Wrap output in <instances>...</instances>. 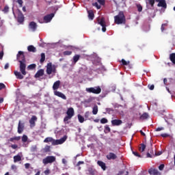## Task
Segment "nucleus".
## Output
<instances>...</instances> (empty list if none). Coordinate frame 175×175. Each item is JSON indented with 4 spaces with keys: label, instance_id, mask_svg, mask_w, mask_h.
Listing matches in <instances>:
<instances>
[{
    "label": "nucleus",
    "instance_id": "2eb2a0df",
    "mask_svg": "<svg viewBox=\"0 0 175 175\" xmlns=\"http://www.w3.org/2000/svg\"><path fill=\"white\" fill-rule=\"evenodd\" d=\"M148 173H149V174H151V175H161V173L159 172V171H158V170L154 169V168L149 169Z\"/></svg>",
    "mask_w": 175,
    "mask_h": 175
},
{
    "label": "nucleus",
    "instance_id": "c756f323",
    "mask_svg": "<svg viewBox=\"0 0 175 175\" xmlns=\"http://www.w3.org/2000/svg\"><path fill=\"white\" fill-rule=\"evenodd\" d=\"M53 137H48L44 139V143H53Z\"/></svg>",
    "mask_w": 175,
    "mask_h": 175
},
{
    "label": "nucleus",
    "instance_id": "ddd939ff",
    "mask_svg": "<svg viewBox=\"0 0 175 175\" xmlns=\"http://www.w3.org/2000/svg\"><path fill=\"white\" fill-rule=\"evenodd\" d=\"M54 95H55V96H58L59 98H62V99H64V100H66V96H65V94L61 92L54 91Z\"/></svg>",
    "mask_w": 175,
    "mask_h": 175
},
{
    "label": "nucleus",
    "instance_id": "13d9d810",
    "mask_svg": "<svg viewBox=\"0 0 175 175\" xmlns=\"http://www.w3.org/2000/svg\"><path fill=\"white\" fill-rule=\"evenodd\" d=\"M89 117H90V111H86L85 113V118H89Z\"/></svg>",
    "mask_w": 175,
    "mask_h": 175
},
{
    "label": "nucleus",
    "instance_id": "7ed1b4c3",
    "mask_svg": "<svg viewBox=\"0 0 175 175\" xmlns=\"http://www.w3.org/2000/svg\"><path fill=\"white\" fill-rule=\"evenodd\" d=\"M85 91L89 94H95L96 95L100 94L102 92V89L100 86H96L94 88H88L85 89Z\"/></svg>",
    "mask_w": 175,
    "mask_h": 175
},
{
    "label": "nucleus",
    "instance_id": "cd10ccee",
    "mask_svg": "<svg viewBox=\"0 0 175 175\" xmlns=\"http://www.w3.org/2000/svg\"><path fill=\"white\" fill-rule=\"evenodd\" d=\"M146 4L149 3L151 8H154V5H155V0H145Z\"/></svg>",
    "mask_w": 175,
    "mask_h": 175
},
{
    "label": "nucleus",
    "instance_id": "774afa93",
    "mask_svg": "<svg viewBox=\"0 0 175 175\" xmlns=\"http://www.w3.org/2000/svg\"><path fill=\"white\" fill-rule=\"evenodd\" d=\"M4 69H9V63L5 64Z\"/></svg>",
    "mask_w": 175,
    "mask_h": 175
},
{
    "label": "nucleus",
    "instance_id": "f03ea898",
    "mask_svg": "<svg viewBox=\"0 0 175 175\" xmlns=\"http://www.w3.org/2000/svg\"><path fill=\"white\" fill-rule=\"evenodd\" d=\"M114 23L118 25L126 23V18L123 11L119 12L118 14L114 16Z\"/></svg>",
    "mask_w": 175,
    "mask_h": 175
},
{
    "label": "nucleus",
    "instance_id": "c85d7f7f",
    "mask_svg": "<svg viewBox=\"0 0 175 175\" xmlns=\"http://www.w3.org/2000/svg\"><path fill=\"white\" fill-rule=\"evenodd\" d=\"M92 113L94 116H96L98 114V105H94L92 108Z\"/></svg>",
    "mask_w": 175,
    "mask_h": 175
},
{
    "label": "nucleus",
    "instance_id": "aec40b11",
    "mask_svg": "<svg viewBox=\"0 0 175 175\" xmlns=\"http://www.w3.org/2000/svg\"><path fill=\"white\" fill-rule=\"evenodd\" d=\"M61 85V81L58 80L56 81L53 85V91H57L58 88H59V86Z\"/></svg>",
    "mask_w": 175,
    "mask_h": 175
},
{
    "label": "nucleus",
    "instance_id": "72a5a7b5",
    "mask_svg": "<svg viewBox=\"0 0 175 175\" xmlns=\"http://www.w3.org/2000/svg\"><path fill=\"white\" fill-rule=\"evenodd\" d=\"M46 59V55L44 53H41V58L40 59V64H43Z\"/></svg>",
    "mask_w": 175,
    "mask_h": 175
},
{
    "label": "nucleus",
    "instance_id": "473e14b6",
    "mask_svg": "<svg viewBox=\"0 0 175 175\" xmlns=\"http://www.w3.org/2000/svg\"><path fill=\"white\" fill-rule=\"evenodd\" d=\"M36 68V65L35 64H30L27 66L28 70H33Z\"/></svg>",
    "mask_w": 175,
    "mask_h": 175
},
{
    "label": "nucleus",
    "instance_id": "bf43d9fd",
    "mask_svg": "<svg viewBox=\"0 0 175 175\" xmlns=\"http://www.w3.org/2000/svg\"><path fill=\"white\" fill-rule=\"evenodd\" d=\"M164 128L163 127H159L157 129H156V132H159L161 131H163Z\"/></svg>",
    "mask_w": 175,
    "mask_h": 175
},
{
    "label": "nucleus",
    "instance_id": "5fc2aeb1",
    "mask_svg": "<svg viewBox=\"0 0 175 175\" xmlns=\"http://www.w3.org/2000/svg\"><path fill=\"white\" fill-rule=\"evenodd\" d=\"M165 168V164H161L159 166L160 170H163Z\"/></svg>",
    "mask_w": 175,
    "mask_h": 175
},
{
    "label": "nucleus",
    "instance_id": "a878e982",
    "mask_svg": "<svg viewBox=\"0 0 175 175\" xmlns=\"http://www.w3.org/2000/svg\"><path fill=\"white\" fill-rule=\"evenodd\" d=\"M88 17L90 20H94V18L95 17V14H94V11L92 10L88 11Z\"/></svg>",
    "mask_w": 175,
    "mask_h": 175
},
{
    "label": "nucleus",
    "instance_id": "20e7f679",
    "mask_svg": "<svg viewBox=\"0 0 175 175\" xmlns=\"http://www.w3.org/2000/svg\"><path fill=\"white\" fill-rule=\"evenodd\" d=\"M67 116L64 118V122H68L69 120L75 116V109H73L72 107H70L68 109L67 112H66Z\"/></svg>",
    "mask_w": 175,
    "mask_h": 175
},
{
    "label": "nucleus",
    "instance_id": "c9c22d12",
    "mask_svg": "<svg viewBox=\"0 0 175 175\" xmlns=\"http://www.w3.org/2000/svg\"><path fill=\"white\" fill-rule=\"evenodd\" d=\"M88 174H90V175L95 174V171L92 167L88 168Z\"/></svg>",
    "mask_w": 175,
    "mask_h": 175
},
{
    "label": "nucleus",
    "instance_id": "bb28decb",
    "mask_svg": "<svg viewBox=\"0 0 175 175\" xmlns=\"http://www.w3.org/2000/svg\"><path fill=\"white\" fill-rule=\"evenodd\" d=\"M170 59L171 62H172V64H174V65H175V53H171L170 55Z\"/></svg>",
    "mask_w": 175,
    "mask_h": 175
},
{
    "label": "nucleus",
    "instance_id": "a18cd8bd",
    "mask_svg": "<svg viewBox=\"0 0 175 175\" xmlns=\"http://www.w3.org/2000/svg\"><path fill=\"white\" fill-rule=\"evenodd\" d=\"M72 55V51H65L64 52V55Z\"/></svg>",
    "mask_w": 175,
    "mask_h": 175
},
{
    "label": "nucleus",
    "instance_id": "423d86ee",
    "mask_svg": "<svg viewBox=\"0 0 175 175\" xmlns=\"http://www.w3.org/2000/svg\"><path fill=\"white\" fill-rule=\"evenodd\" d=\"M55 157L54 156H47L42 159V163L44 165H48V163H53L55 162Z\"/></svg>",
    "mask_w": 175,
    "mask_h": 175
},
{
    "label": "nucleus",
    "instance_id": "de8ad7c7",
    "mask_svg": "<svg viewBox=\"0 0 175 175\" xmlns=\"http://www.w3.org/2000/svg\"><path fill=\"white\" fill-rule=\"evenodd\" d=\"M16 2L18 3L20 8H23V0H16Z\"/></svg>",
    "mask_w": 175,
    "mask_h": 175
},
{
    "label": "nucleus",
    "instance_id": "393cba45",
    "mask_svg": "<svg viewBox=\"0 0 175 175\" xmlns=\"http://www.w3.org/2000/svg\"><path fill=\"white\" fill-rule=\"evenodd\" d=\"M27 50H28V51H30L31 53H36V48L35 46H33V45H29L27 47Z\"/></svg>",
    "mask_w": 175,
    "mask_h": 175
},
{
    "label": "nucleus",
    "instance_id": "dca6fc26",
    "mask_svg": "<svg viewBox=\"0 0 175 175\" xmlns=\"http://www.w3.org/2000/svg\"><path fill=\"white\" fill-rule=\"evenodd\" d=\"M24 131V123H21V120H19L18 125V133H23Z\"/></svg>",
    "mask_w": 175,
    "mask_h": 175
},
{
    "label": "nucleus",
    "instance_id": "58836bf2",
    "mask_svg": "<svg viewBox=\"0 0 175 175\" xmlns=\"http://www.w3.org/2000/svg\"><path fill=\"white\" fill-rule=\"evenodd\" d=\"M51 147L49 145H46L44 148V151L45 152H50L51 150H50Z\"/></svg>",
    "mask_w": 175,
    "mask_h": 175
},
{
    "label": "nucleus",
    "instance_id": "f704fd0d",
    "mask_svg": "<svg viewBox=\"0 0 175 175\" xmlns=\"http://www.w3.org/2000/svg\"><path fill=\"white\" fill-rule=\"evenodd\" d=\"M145 150H146V144H141V147L139 148V151H141V152H144Z\"/></svg>",
    "mask_w": 175,
    "mask_h": 175
},
{
    "label": "nucleus",
    "instance_id": "ea45409f",
    "mask_svg": "<svg viewBox=\"0 0 175 175\" xmlns=\"http://www.w3.org/2000/svg\"><path fill=\"white\" fill-rule=\"evenodd\" d=\"M122 65H124V66H127L128 64H129V61L126 62L125 59H122L121 60Z\"/></svg>",
    "mask_w": 175,
    "mask_h": 175
},
{
    "label": "nucleus",
    "instance_id": "9d476101",
    "mask_svg": "<svg viewBox=\"0 0 175 175\" xmlns=\"http://www.w3.org/2000/svg\"><path fill=\"white\" fill-rule=\"evenodd\" d=\"M36 121H38V117H36V116H32L31 119L29 120L31 128H33V126L36 125V124L35 123L36 122Z\"/></svg>",
    "mask_w": 175,
    "mask_h": 175
},
{
    "label": "nucleus",
    "instance_id": "49530a36",
    "mask_svg": "<svg viewBox=\"0 0 175 175\" xmlns=\"http://www.w3.org/2000/svg\"><path fill=\"white\" fill-rule=\"evenodd\" d=\"M10 147H11V148H12L13 150L18 148V146L17 144H12Z\"/></svg>",
    "mask_w": 175,
    "mask_h": 175
},
{
    "label": "nucleus",
    "instance_id": "4d7b16f0",
    "mask_svg": "<svg viewBox=\"0 0 175 175\" xmlns=\"http://www.w3.org/2000/svg\"><path fill=\"white\" fill-rule=\"evenodd\" d=\"M148 152L149 154H154V150H152V148H150L148 150Z\"/></svg>",
    "mask_w": 175,
    "mask_h": 175
},
{
    "label": "nucleus",
    "instance_id": "1a4fd4ad",
    "mask_svg": "<svg viewBox=\"0 0 175 175\" xmlns=\"http://www.w3.org/2000/svg\"><path fill=\"white\" fill-rule=\"evenodd\" d=\"M105 4H106V0H97V2L92 3V6H94L95 8H96V9L99 10L101 8L100 5L105 6Z\"/></svg>",
    "mask_w": 175,
    "mask_h": 175
},
{
    "label": "nucleus",
    "instance_id": "603ef678",
    "mask_svg": "<svg viewBox=\"0 0 175 175\" xmlns=\"http://www.w3.org/2000/svg\"><path fill=\"white\" fill-rule=\"evenodd\" d=\"M161 137H169L170 135L167 133L161 134Z\"/></svg>",
    "mask_w": 175,
    "mask_h": 175
},
{
    "label": "nucleus",
    "instance_id": "338daca9",
    "mask_svg": "<svg viewBox=\"0 0 175 175\" xmlns=\"http://www.w3.org/2000/svg\"><path fill=\"white\" fill-rule=\"evenodd\" d=\"M3 58V51L0 52V59H2Z\"/></svg>",
    "mask_w": 175,
    "mask_h": 175
},
{
    "label": "nucleus",
    "instance_id": "0e129e2a",
    "mask_svg": "<svg viewBox=\"0 0 175 175\" xmlns=\"http://www.w3.org/2000/svg\"><path fill=\"white\" fill-rule=\"evenodd\" d=\"M44 174L45 175H49L50 174V170H46L44 172Z\"/></svg>",
    "mask_w": 175,
    "mask_h": 175
},
{
    "label": "nucleus",
    "instance_id": "0eeeda50",
    "mask_svg": "<svg viewBox=\"0 0 175 175\" xmlns=\"http://www.w3.org/2000/svg\"><path fill=\"white\" fill-rule=\"evenodd\" d=\"M97 23L99 25L102 27L103 32H105L107 29H106V21H105V18L102 17L101 18H98Z\"/></svg>",
    "mask_w": 175,
    "mask_h": 175
},
{
    "label": "nucleus",
    "instance_id": "7c9ffc66",
    "mask_svg": "<svg viewBox=\"0 0 175 175\" xmlns=\"http://www.w3.org/2000/svg\"><path fill=\"white\" fill-rule=\"evenodd\" d=\"M149 116L147 113H144L141 116H140V120H147Z\"/></svg>",
    "mask_w": 175,
    "mask_h": 175
},
{
    "label": "nucleus",
    "instance_id": "9b49d317",
    "mask_svg": "<svg viewBox=\"0 0 175 175\" xmlns=\"http://www.w3.org/2000/svg\"><path fill=\"white\" fill-rule=\"evenodd\" d=\"M53 17H54V14L53 13H51V14H49L46 16H44V21L45 23H50L51 21V20H53Z\"/></svg>",
    "mask_w": 175,
    "mask_h": 175
},
{
    "label": "nucleus",
    "instance_id": "4c0bfd02",
    "mask_svg": "<svg viewBox=\"0 0 175 175\" xmlns=\"http://www.w3.org/2000/svg\"><path fill=\"white\" fill-rule=\"evenodd\" d=\"M78 120L79 122H81V124H83L84 122V117L81 116V115H78Z\"/></svg>",
    "mask_w": 175,
    "mask_h": 175
},
{
    "label": "nucleus",
    "instance_id": "6e6d98bb",
    "mask_svg": "<svg viewBox=\"0 0 175 175\" xmlns=\"http://www.w3.org/2000/svg\"><path fill=\"white\" fill-rule=\"evenodd\" d=\"M105 131H107V132H110L111 130L110 129V127L109 125H106L105 127Z\"/></svg>",
    "mask_w": 175,
    "mask_h": 175
},
{
    "label": "nucleus",
    "instance_id": "69168bd1",
    "mask_svg": "<svg viewBox=\"0 0 175 175\" xmlns=\"http://www.w3.org/2000/svg\"><path fill=\"white\" fill-rule=\"evenodd\" d=\"M81 165H84V161H79L77 163V166H80Z\"/></svg>",
    "mask_w": 175,
    "mask_h": 175
},
{
    "label": "nucleus",
    "instance_id": "3c124183",
    "mask_svg": "<svg viewBox=\"0 0 175 175\" xmlns=\"http://www.w3.org/2000/svg\"><path fill=\"white\" fill-rule=\"evenodd\" d=\"M129 69H133V64H131V62H129V64H127Z\"/></svg>",
    "mask_w": 175,
    "mask_h": 175
},
{
    "label": "nucleus",
    "instance_id": "b1692460",
    "mask_svg": "<svg viewBox=\"0 0 175 175\" xmlns=\"http://www.w3.org/2000/svg\"><path fill=\"white\" fill-rule=\"evenodd\" d=\"M80 55H75L73 56L72 57V63H74V64H76V63L79 61V59H80Z\"/></svg>",
    "mask_w": 175,
    "mask_h": 175
},
{
    "label": "nucleus",
    "instance_id": "412c9836",
    "mask_svg": "<svg viewBox=\"0 0 175 175\" xmlns=\"http://www.w3.org/2000/svg\"><path fill=\"white\" fill-rule=\"evenodd\" d=\"M107 159H108L109 161L113 159H117V155L113 152H109L107 155Z\"/></svg>",
    "mask_w": 175,
    "mask_h": 175
},
{
    "label": "nucleus",
    "instance_id": "680f3d73",
    "mask_svg": "<svg viewBox=\"0 0 175 175\" xmlns=\"http://www.w3.org/2000/svg\"><path fill=\"white\" fill-rule=\"evenodd\" d=\"M29 166H31V164H29V163H27L25 164V169H29Z\"/></svg>",
    "mask_w": 175,
    "mask_h": 175
},
{
    "label": "nucleus",
    "instance_id": "052dcab7",
    "mask_svg": "<svg viewBox=\"0 0 175 175\" xmlns=\"http://www.w3.org/2000/svg\"><path fill=\"white\" fill-rule=\"evenodd\" d=\"M6 86L3 83H0V91L1 90H3Z\"/></svg>",
    "mask_w": 175,
    "mask_h": 175
},
{
    "label": "nucleus",
    "instance_id": "39448f33",
    "mask_svg": "<svg viewBox=\"0 0 175 175\" xmlns=\"http://www.w3.org/2000/svg\"><path fill=\"white\" fill-rule=\"evenodd\" d=\"M57 69L55 65H53V63H48L46 65V75H51V73H56Z\"/></svg>",
    "mask_w": 175,
    "mask_h": 175
},
{
    "label": "nucleus",
    "instance_id": "864d4df0",
    "mask_svg": "<svg viewBox=\"0 0 175 175\" xmlns=\"http://www.w3.org/2000/svg\"><path fill=\"white\" fill-rule=\"evenodd\" d=\"M91 102H92V98H90L85 100V103H91Z\"/></svg>",
    "mask_w": 175,
    "mask_h": 175
},
{
    "label": "nucleus",
    "instance_id": "4be33fe9",
    "mask_svg": "<svg viewBox=\"0 0 175 175\" xmlns=\"http://www.w3.org/2000/svg\"><path fill=\"white\" fill-rule=\"evenodd\" d=\"M97 164L98 166H100V167H101V169H103V170H106V163H105L103 161H98Z\"/></svg>",
    "mask_w": 175,
    "mask_h": 175
},
{
    "label": "nucleus",
    "instance_id": "5701e85b",
    "mask_svg": "<svg viewBox=\"0 0 175 175\" xmlns=\"http://www.w3.org/2000/svg\"><path fill=\"white\" fill-rule=\"evenodd\" d=\"M21 137L18 136V137H11L8 139V142H11L12 143H15L16 142H18L19 140H21Z\"/></svg>",
    "mask_w": 175,
    "mask_h": 175
},
{
    "label": "nucleus",
    "instance_id": "e433bc0d",
    "mask_svg": "<svg viewBox=\"0 0 175 175\" xmlns=\"http://www.w3.org/2000/svg\"><path fill=\"white\" fill-rule=\"evenodd\" d=\"M22 142L23 143H27V142H28V136L23 135L22 137Z\"/></svg>",
    "mask_w": 175,
    "mask_h": 175
},
{
    "label": "nucleus",
    "instance_id": "79ce46f5",
    "mask_svg": "<svg viewBox=\"0 0 175 175\" xmlns=\"http://www.w3.org/2000/svg\"><path fill=\"white\" fill-rule=\"evenodd\" d=\"M107 122H108V120L105 118H103L100 120V124H107Z\"/></svg>",
    "mask_w": 175,
    "mask_h": 175
},
{
    "label": "nucleus",
    "instance_id": "f8f14e48",
    "mask_svg": "<svg viewBox=\"0 0 175 175\" xmlns=\"http://www.w3.org/2000/svg\"><path fill=\"white\" fill-rule=\"evenodd\" d=\"M29 29H31L33 32H35V31H36V28H38V25L34 21L30 22L29 24Z\"/></svg>",
    "mask_w": 175,
    "mask_h": 175
},
{
    "label": "nucleus",
    "instance_id": "4468645a",
    "mask_svg": "<svg viewBox=\"0 0 175 175\" xmlns=\"http://www.w3.org/2000/svg\"><path fill=\"white\" fill-rule=\"evenodd\" d=\"M111 124L113 126H119V125H121L122 124V120L115 119L111 120Z\"/></svg>",
    "mask_w": 175,
    "mask_h": 175
},
{
    "label": "nucleus",
    "instance_id": "2f4dec72",
    "mask_svg": "<svg viewBox=\"0 0 175 175\" xmlns=\"http://www.w3.org/2000/svg\"><path fill=\"white\" fill-rule=\"evenodd\" d=\"M21 161V156L16 155L14 157V162H20Z\"/></svg>",
    "mask_w": 175,
    "mask_h": 175
},
{
    "label": "nucleus",
    "instance_id": "09e8293b",
    "mask_svg": "<svg viewBox=\"0 0 175 175\" xmlns=\"http://www.w3.org/2000/svg\"><path fill=\"white\" fill-rule=\"evenodd\" d=\"M133 155H135V157H138L139 158H142V156L139 154V152H134L133 151Z\"/></svg>",
    "mask_w": 175,
    "mask_h": 175
},
{
    "label": "nucleus",
    "instance_id": "6e6552de",
    "mask_svg": "<svg viewBox=\"0 0 175 175\" xmlns=\"http://www.w3.org/2000/svg\"><path fill=\"white\" fill-rule=\"evenodd\" d=\"M66 142V136L63 137L60 139H53L52 146H58V144H63Z\"/></svg>",
    "mask_w": 175,
    "mask_h": 175
},
{
    "label": "nucleus",
    "instance_id": "a19ab883",
    "mask_svg": "<svg viewBox=\"0 0 175 175\" xmlns=\"http://www.w3.org/2000/svg\"><path fill=\"white\" fill-rule=\"evenodd\" d=\"M136 6L138 12H142L143 6H142L140 4H137Z\"/></svg>",
    "mask_w": 175,
    "mask_h": 175
},
{
    "label": "nucleus",
    "instance_id": "f3484780",
    "mask_svg": "<svg viewBox=\"0 0 175 175\" xmlns=\"http://www.w3.org/2000/svg\"><path fill=\"white\" fill-rule=\"evenodd\" d=\"M44 75V70L40 69L36 73L34 77L36 79H39V77H42Z\"/></svg>",
    "mask_w": 175,
    "mask_h": 175
},
{
    "label": "nucleus",
    "instance_id": "37998d69",
    "mask_svg": "<svg viewBox=\"0 0 175 175\" xmlns=\"http://www.w3.org/2000/svg\"><path fill=\"white\" fill-rule=\"evenodd\" d=\"M3 12L4 13H8L9 12V6L5 5L3 10Z\"/></svg>",
    "mask_w": 175,
    "mask_h": 175
},
{
    "label": "nucleus",
    "instance_id": "6ab92c4d",
    "mask_svg": "<svg viewBox=\"0 0 175 175\" xmlns=\"http://www.w3.org/2000/svg\"><path fill=\"white\" fill-rule=\"evenodd\" d=\"M18 23H24V14L21 11H18Z\"/></svg>",
    "mask_w": 175,
    "mask_h": 175
},
{
    "label": "nucleus",
    "instance_id": "8fccbe9b",
    "mask_svg": "<svg viewBox=\"0 0 175 175\" xmlns=\"http://www.w3.org/2000/svg\"><path fill=\"white\" fill-rule=\"evenodd\" d=\"M148 88H149V90H150V91H152L154 90V88H155V86L154 85H148Z\"/></svg>",
    "mask_w": 175,
    "mask_h": 175
},
{
    "label": "nucleus",
    "instance_id": "f257e3e1",
    "mask_svg": "<svg viewBox=\"0 0 175 175\" xmlns=\"http://www.w3.org/2000/svg\"><path fill=\"white\" fill-rule=\"evenodd\" d=\"M17 61L20 63L19 64V69L20 72L15 70L14 73L18 80H23L24 79V76L27 75V60H25V55H24V52L20 51H18L16 55Z\"/></svg>",
    "mask_w": 175,
    "mask_h": 175
},
{
    "label": "nucleus",
    "instance_id": "e2e57ef3",
    "mask_svg": "<svg viewBox=\"0 0 175 175\" xmlns=\"http://www.w3.org/2000/svg\"><path fill=\"white\" fill-rule=\"evenodd\" d=\"M146 157L147 158H152V155L151 154V153H149V152H147Z\"/></svg>",
    "mask_w": 175,
    "mask_h": 175
},
{
    "label": "nucleus",
    "instance_id": "a211bd4d",
    "mask_svg": "<svg viewBox=\"0 0 175 175\" xmlns=\"http://www.w3.org/2000/svg\"><path fill=\"white\" fill-rule=\"evenodd\" d=\"M157 6L159 8H163L164 9H166L167 8V4H166V0H161L160 2H159Z\"/></svg>",
    "mask_w": 175,
    "mask_h": 175
},
{
    "label": "nucleus",
    "instance_id": "c03bdc74",
    "mask_svg": "<svg viewBox=\"0 0 175 175\" xmlns=\"http://www.w3.org/2000/svg\"><path fill=\"white\" fill-rule=\"evenodd\" d=\"M165 27H167V23L162 24L161 27V32H163V31H165Z\"/></svg>",
    "mask_w": 175,
    "mask_h": 175
}]
</instances>
